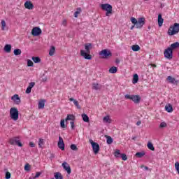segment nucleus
Instances as JSON below:
<instances>
[{"instance_id":"1","label":"nucleus","mask_w":179,"mask_h":179,"mask_svg":"<svg viewBox=\"0 0 179 179\" xmlns=\"http://www.w3.org/2000/svg\"><path fill=\"white\" fill-rule=\"evenodd\" d=\"M93 48L92 43H85V50H81L80 54L81 57H83L85 59H92V55H90V50Z\"/></svg>"},{"instance_id":"2","label":"nucleus","mask_w":179,"mask_h":179,"mask_svg":"<svg viewBox=\"0 0 179 179\" xmlns=\"http://www.w3.org/2000/svg\"><path fill=\"white\" fill-rule=\"evenodd\" d=\"M179 33V23H174L173 25H171L169 30L168 34L169 36H174V34H177Z\"/></svg>"},{"instance_id":"3","label":"nucleus","mask_w":179,"mask_h":179,"mask_svg":"<svg viewBox=\"0 0 179 179\" xmlns=\"http://www.w3.org/2000/svg\"><path fill=\"white\" fill-rule=\"evenodd\" d=\"M99 55L102 59H108L113 57V53L110 50L105 49L99 52Z\"/></svg>"},{"instance_id":"4","label":"nucleus","mask_w":179,"mask_h":179,"mask_svg":"<svg viewBox=\"0 0 179 179\" xmlns=\"http://www.w3.org/2000/svg\"><path fill=\"white\" fill-rule=\"evenodd\" d=\"M10 117L13 121L19 120V110L17 108L13 107L10 109Z\"/></svg>"},{"instance_id":"5","label":"nucleus","mask_w":179,"mask_h":179,"mask_svg":"<svg viewBox=\"0 0 179 179\" xmlns=\"http://www.w3.org/2000/svg\"><path fill=\"white\" fill-rule=\"evenodd\" d=\"M101 8L102 10H106V16H110V15H113V6L110 4H101Z\"/></svg>"},{"instance_id":"6","label":"nucleus","mask_w":179,"mask_h":179,"mask_svg":"<svg viewBox=\"0 0 179 179\" xmlns=\"http://www.w3.org/2000/svg\"><path fill=\"white\" fill-rule=\"evenodd\" d=\"M124 98L127 100H132V101H134V103H135L136 104L139 103L141 101V96H139V95L126 94L124 96Z\"/></svg>"},{"instance_id":"7","label":"nucleus","mask_w":179,"mask_h":179,"mask_svg":"<svg viewBox=\"0 0 179 179\" xmlns=\"http://www.w3.org/2000/svg\"><path fill=\"white\" fill-rule=\"evenodd\" d=\"M90 143L92 145V150L94 153V155H97L99 152H100V145L99 143L93 141V140L90 139Z\"/></svg>"},{"instance_id":"8","label":"nucleus","mask_w":179,"mask_h":179,"mask_svg":"<svg viewBox=\"0 0 179 179\" xmlns=\"http://www.w3.org/2000/svg\"><path fill=\"white\" fill-rule=\"evenodd\" d=\"M145 23H146V20L144 17H140L137 20V23L136 24V29H142Z\"/></svg>"},{"instance_id":"9","label":"nucleus","mask_w":179,"mask_h":179,"mask_svg":"<svg viewBox=\"0 0 179 179\" xmlns=\"http://www.w3.org/2000/svg\"><path fill=\"white\" fill-rule=\"evenodd\" d=\"M165 58L167 59H173V50L169 47L165 50L164 52Z\"/></svg>"},{"instance_id":"10","label":"nucleus","mask_w":179,"mask_h":179,"mask_svg":"<svg viewBox=\"0 0 179 179\" xmlns=\"http://www.w3.org/2000/svg\"><path fill=\"white\" fill-rule=\"evenodd\" d=\"M10 145H17L20 148H22V146H23V144H22V143H20V141L19 140V138H17V137H14L13 138H10Z\"/></svg>"},{"instance_id":"11","label":"nucleus","mask_w":179,"mask_h":179,"mask_svg":"<svg viewBox=\"0 0 179 179\" xmlns=\"http://www.w3.org/2000/svg\"><path fill=\"white\" fill-rule=\"evenodd\" d=\"M41 33H43V31H41V29H40V27H34L32 29V31H31L32 36H40Z\"/></svg>"},{"instance_id":"12","label":"nucleus","mask_w":179,"mask_h":179,"mask_svg":"<svg viewBox=\"0 0 179 179\" xmlns=\"http://www.w3.org/2000/svg\"><path fill=\"white\" fill-rule=\"evenodd\" d=\"M57 146L59 149H61V150H65V143H64V139L61 136L59 137Z\"/></svg>"},{"instance_id":"13","label":"nucleus","mask_w":179,"mask_h":179,"mask_svg":"<svg viewBox=\"0 0 179 179\" xmlns=\"http://www.w3.org/2000/svg\"><path fill=\"white\" fill-rule=\"evenodd\" d=\"M166 80L169 82V83H171V85H178L179 80H176V78H173L172 76H169L166 78Z\"/></svg>"},{"instance_id":"14","label":"nucleus","mask_w":179,"mask_h":179,"mask_svg":"<svg viewBox=\"0 0 179 179\" xmlns=\"http://www.w3.org/2000/svg\"><path fill=\"white\" fill-rule=\"evenodd\" d=\"M11 100H13V101H14V103H15L17 105L20 104V103L22 102V101L20 100V97H19L18 94H15L11 97Z\"/></svg>"},{"instance_id":"15","label":"nucleus","mask_w":179,"mask_h":179,"mask_svg":"<svg viewBox=\"0 0 179 179\" xmlns=\"http://www.w3.org/2000/svg\"><path fill=\"white\" fill-rule=\"evenodd\" d=\"M62 167L65 169V171L67 172L68 174H71V166L69 165L67 162H63L62 163Z\"/></svg>"},{"instance_id":"16","label":"nucleus","mask_w":179,"mask_h":179,"mask_svg":"<svg viewBox=\"0 0 179 179\" xmlns=\"http://www.w3.org/2000/svg\"><path fill=\"white\" fill-rule=\"evenodd\" d=\"M34 86H36V83L34 82H31L29 84V86L27 87L25 93H27V94H29V93H31V88L34 87Z\"/></svg>"},{"instance_id":"17","label":"nucleus","mask_w":179,"mask_h":179,"mask_svg":"<svg viewBox=\"0 0 179 179\" xmlns=\"http://www.w3.org/2000/svg\"><path fill=\"white\" fill-rule=\"evenodd\" d=\"M24 8H26V9H29V10H31L34 8V5L31 3V1H27L24 3Z\"/></svg>"},{"instance_id":"18","label":"nucleus","mask_w":179,"mask_h":179,"mask_svg":"<svg viewBox=\"0 0 179 179\" xmlns=\"http://www.w3.org/2000/svg\"><path fill=\"white\" fill-rule=\"evenodd\" d=\"M164 22V19L162 17V14L158 15V25L159 27H162L163 26V23Z\"/></svg>"},{"instance_id":"19","label":"nucleus","mask_w":179,"mask_h":179,"mask_svg":"<svg viewBox=\"0 0 179 179\" xmlns=\"http://www.w3.org/2000/svg\"><path fill=\"white\" fill-rule=\"evenodd\" d=\"M69 101H73V104L76 106V107L78 109V110H80V106L79 105V102L73 99V98H70L69 99Z\"/></svg>"},{"instance_id":"20","label":"nucleus","mask_w":179,"mask_h":179,"mask_svg":"<svg viewBox=\"0 0 179 179\" xmlns=\"http://www.w3.org/2000/svg\"><path fill=\"white\" fill-rule=\"evenodd\" d=\"M44 106H45V99H41L38 104V108L39 109L44 108Z\"/></svg>"},{"instance_id":"21","label":"nucleus","mask_w":179,"mask_h":179,"mask_svg":"<svg viewBox=\"0 0 179 179\" xmlns=\"http://www.w3.org/2000/svg\"><path fill=\"white\" fill-rule=\"evenodd\" d=\"M165 110L167 113H173V106L170 103L165 106Z\"/></svg>"},{"instance_id":"22","label":"nucleus","mask_w":179,"mask_h":179,"mask_svg":"<svg viewBox=\"0 0 179 179\" xmlns=\"http://www.w3.org/2000/svg\"><path fill=\"white\" fill-rule=\"evenodd\" d=\"M171 50L173 51V50H177V48H179V43L176 42L172 43L170 47Z\"/></svg>"},{"instance_id":"23","label":"nucleus","mask_w":179,"mask_h":179,"mask_svg":"<svg viewBox=\"0 0 179 179\" xmlns=\"http://www.w3.org/2000/svg\"><path fill=\"white\" fill-rule=\"evenodd\" d=\"M139 80V76H138V74H134L133 76V80H132V84L133 85H136V83H138Z\"/></svg>"},{"instance_id":"24","label":"nucleus","mask_w":179,"mask_h":179,"mask_svg":"<svg viewBox=\"0 0 179 179\" xmlns=\"http://www.w3.org/2000/svg\"><path fill=\"white\" fill-rule=\"evenodd\" d=\"M92 89L94 90H100L101 89V85L94 83H92Z\"/></svg>"},{"instance_id":"25","label":"nucleus","mask_w":179,"mask_h":179,"mask_svg":"<svg viewBox=\"0 0 179 179\" xmlns=\"http://www.w3.org/2000/svg\"><path fill=\"white\" fill-rule=\"evenodd\" d=\"M76 117L73 115H68L65 119L66 122L68 121H75Z\"/></svg>"},{"instance_id":"26","label":"nucleus","mask_w":179,"mask_h":179,"mask_svg":"<svg viewBox=\"0 0 179 179\" xmlns=\"http://www.w3.org/2000/svg\"><path fill=\"white\" fill-rule=\"evenodd\" d=\"M4 51L5 52H10V51H12V45L10 44H6L4 46Z\"/></svg>"},{"instance_id":"27","label":"nucleus","mask_w":179,"mask_h":179,"mask_svg":"<svg viewBox=\"0 0 179 179\" xmlns=\"http://www.w3.org/2000/svg\"><path fill=\"white\" fill-rule=\"evenodd\" d=\"M105 138H106L107 141V143L108 145H111V143H113V142H114V139H113V138H111V136H108V135H105Z\"/></svg>"},{"instance_id":"28","label":"nucleus","mask_w":179,"mask_h":179,"mask_svg":"<svg viewBox=\"0 0 179 179\" xmlns=\"http://www.w3.org/2000/svg\"><path fill=\"white\" fill-rule=\"evenodd\" d=\"M54 176L55 179H64V176H62V174L59 172L55 173Z\"/></svg>"},{"instance_id":"29","label":"nucleus","mask_w":179,"mask_h":179,"mask_svg":"<svg viewBox=\"0 0 179 179\" xmlns=\"http://www.w3.org/2000/svg\"><path fill=\"white\" fill-rule=\"evenodd\" d=\"M32 61H34L35 64H40L41 62V59L38 57H32Z\"/></svg>"},{"instance_id":"30","label":"nucleus","mask_w":179,"mask_h":179,"mask_svg":"<svg viewBox=\"0 0 179 179\" xmlns=\"http://www.w3.org/2000/svg\"><path fill=\"white\" fill-rule=\"evenodd\" d=\"M54 54H55V47L51 46L50 49L49 50V55H50V57H52V55H54Z\"/></svg>"},{"instance_id":"31","label":"nucleus","mask_w":179,"mask_h":179,"mask_svg":"<svg viewBox=\"0 0 179 179\" xmlns=\"http://www.w3.org/2000/svg\"><path fill=\"white\" fill-rule=\"evenodd\" d=\"M81 117L84 122H89V116H87V115L83 113L81 115Z\"/></svg>"},{"instance_id":"32","label":"nucleus","mask_w":179,"mask_h":179,"mask_svg":"<svg viewBox=\"0 0 179 179\" xmlns=\"http://www.w3.org/2000/svg\"><path fill=\"white\" fill-rule=\"evenodd\" d=\"M145 155V151L138 152L136 153V157L141 158V157H143Z\"/></svg>"},{"instance_id":"33","label":"nucleus","mask_w":179,"mask_h":179,"mask_svg":"<svg viewBox=\"0 0 179 179\" xmlns=\"http://www.w3.org/2000/svg\"><path fill=\"white\" fill-rule=\"evenodd\" d=\"M131 50L134 52L139 51V50H141V47L138 45H133L131 46Z\"/></svg>"},{"instance_id":"34","label":"nucleus","mask_w":179,"mask_h":179,"mask_svg":"<svg viewBox=\"0 0 179 179\" xmlns=\"http://www.w3.org/2000/svg\"><path fill=\"white\" fill-rule=\"evenodd\" d=\"M117 71H118V69L115 66H112L110 69H109V73H117Z\"/></svg>"},{"instance_id":"35","label":"nucleus","mask_w":179,"mask_h":179,"mask_svg":"<svg viewBox=\"0 0 179 179\" xmlns=\"http://www.w3.org/2000/svg\"><path fill=\"white\" fill-rule=\"evenodd\" d=\"M147 146L148 149H150V150H152V152H155V147L153 146V143H152L151 142H148Z\"/></svg>"},{"instance_id":"36","label":"nucleus","mask_w":179,"mask_h":179,"mask_svg":"<svg viewBox=\"0 0 179 179\" xmlns=\"http://www.w3.org/2000/svg\"><path fill=\"white\" fill-rule=\"evenodd\" d=\"M103 122H108V124H111V119H110V116H105L103 117Z\"/></svg>"},{"instance_id":"37","label":"nucleus","mask_w":179,"mask_h":179,"mask_svg":"<svg viewBox=\"0 0 179 179\" xmlns=\"http://www.w3.org/2000/svg\"><path fill=\"white\" fill-rule=\"evenodd\" d=\"M22 54V50L20 49H15L14 50V55H20Z\"/></svg>"},{"instance_id":"38","label":"nucleus","mask_w":179,"mask_h":179,"mask_svg":"<svg viewBox=\"0 0 179 179\" xmlns=\"http://www.w3.org/2000/svg\"><path fill=\"white\" fill-rule=\"evenodd\" d=\"M38 145L39 148H43V145H44V139L39 138Z\"/></svg>"},{"instance_id":"39","label":"nucleus","mask_w":179,"mask_h":179,"mask_svg":"<svg viewBox=\"0 0 179 179\" xmlns=\"http://www.w3.org/2000/svg\"><path fill=\"white\" fill-rule=\"evenodd\" d=\"M115 157H121V152L119 150H116L115 152Z\"/></svg>"},{"instance_id":"40","label":"nucleus","mask_w":179,"mask_h":179,"mask_svg":"<svg viewBox=\"0 0 179 179\" xmlns=\"http://www.w3.org/2000/svg\"><path fill=\"white\" fill-rule=\"evenodd\" d=\"M27 66H34V63L30 59L27 60Z\"/></svg>"},{"instance_id":"41","label":"nucleus","mask_w":179,"mask_h":179,"mask_svg":"<svg viewBox=\"0 0 179 179\" xmlns=\"http://www.w3.org/2000/svg\"><path fill=\"white\" fill-rule=\"evenodd\" d=\"M5 27H6V22L5 20H1V30H5Z\"/></svg>"},{"instance_id":"42","label":"nucleus","mask_w":179,"mask_h":179,"mask_svg":"<svg viewBox=\"0 0 179 179\" xmlns=\"http://www.w3.org/2000/svg\"><path fill=\"white\" fill-rule=\"evenodd\" d=\"M131 23H133V24L136 26V24L138 23V20H136V18H135V17H131Z\"/></svg>"},{"instance_id":"43","label":"nucleus","mask_w":179,"mask_h":179,"mask_svg":"<svg viewBox=\"0 0 179 179\" xmlns=\"http://www.w3.org/2000/svg\"><path fill=\"white\" fill-rule=\"evenodd\" d=\"M70 148L71 150H75V151L78 150V147L75 144H71Z\"/></svg>"},{"instance_id":"44","label":"nucleus","mask_w":179,"mask_h":179,"mask_svg":"<svg viewBox=\"0 0 179 179\" xmlns=\"http://www.w3.org/2000/svg\"><path fill=\"white\" fill-rule=\"evenodd\" d=\"M120 157L122 158V160H124V162H125L128 159V157H127V155L124 153L121 154Z\"/></svg>"},{"instance_id":"45","label":"nucleus","mask_w":179,"mask_h":179,"mask_svg":"<svg viewBox=\"0 0 179 179\" xmlns=\"http://www.w3.org/2000/svg\"><path fill=\"white\" fill-rule=\"evenodd\" d=\"M24 170H25V171H30V164H25Z\"/></svg>"},{"instance_id":"46","label":"nucleus","mask_w":179,"mask_h":179,"mask_svg":"<svg viewBox=\"0 0 179 179\" xmlns=\"http://www.w3.org/2000/svg\"><path fill=\"white\" fill-rule=\"evenodd\" d=\"M61 128H65V120H62L60 122Z\"/></svg>"},{"instance_id":"47","label":"nucleus","mask_w":179,"mask_h":179,"mask_svg":"<svg viewBox=\"0 0 179 179\" xmlns=\"http://www.w3.org/2000/svg\"><path fill=\"white\" fill-rule=\"evenodd\" d=\"M167 127V124L164 122H162L159 125V128H166Z\"/></svg>"},{"instance_id":"48","label":"nucleus","mask_w":179,"mask_h":179,"mask_svg":"<svg viewBox=\"0 0 179 179\" xmlns=\"http://www.w3.org/2000/svg\"><path fill=\"white\" fill-rule=\"evenodd\" d=\"M41 174H42L41 172H36L35 176L34 177V179L38 178V177H40Z\"/></svg>"},{"instance_id":"49","label":"nucleus","mask_w":179,"mask_h":179,"mask_svg":"<svg viewBox=\"0 0 179 179\" xmlns=\"http://www.w3.org/2000/svg\"><path fill=\"white\" fill-rule=\"evenodd\" d=\"M10 177H11L10 173V172H6V177H5V178H6V179H10Z\"/></svg>"},{"instance_id":"50","label":"nucleus","mask_w":179,"mask_h":179,"mask_svg":"<svg viewBox=\"0 0 179 179\" xmlns=\"http://www.w3.org/2000/svg\"><path fill=\"white\" fill-rule=\"evenodd\" d=\"M74 120L71 121L70 122L71 124V129H75V122H73Z\"/></svg>"},{"instance_id":"51","label":"nucleus","mask_w":179,"mask_h":179,"mask_svg":"<svg viewBox=\"0 0 179 179\" xmlns=\"http://www.w3.org/2000/svg\"><path fill=\"white\" fill-rule=\"evenodd\" d=\"M29 146L31 148H34V146H36V145L34 144V143L31 141V142H29Z\"/></svg>"},{"instance_id":"52","label":"nucleus","mask_w":179,"mask_h":179,"mask_svg":"<svg viewBox=\"0 0 179 179\" xmlns=\"http://www.w3.org/2000/svg\"><path fill=\"white\" fill-rule=\"evenodd\" d=\"M62 24L63 26H66V20H64L62 21Z\"/></svg>"},{"instance_id":"53","label":"nucleus","mask_w":179,"mask_h":179,"mask_svg":"<svg viewBox=\"0 0 179 179\" xmlns=\"http://www.w3.org/2000/svg\"><path fill=\"white\" fill-rule=\"evenodd\" d=\"M79 12H78V11H76L75 13H74V17H78V15H79Z\"/></svg>"},{"instance_id":"54","label":"nucleus","mask_w":179,"mask_h":179,"mask_svg":"<svg viewBox=\"0 0 179 179\" xmlns=\"http://www.w3.org/2000/svg\"><path fill=\"white\" fill-rule=\"evenodd\" d=\"M76 12H78V13H80V12H82V8H78Z\"/></svg>"},{"instance_id":"55","label":"nucleus","mask_w":179,"mask_h":179,"mask_svg":"<svg viewBox=\"0 0 179 179\" xmlns=\"http://www.w3.org/2000/svg\"><path fill=\"white\" fill-rule=\"evenodd\" d=\"M47 80H48L47 77L42 78V82H47Z\"/></svg>"},{"instance_id":"56","label":"nucleus","mask_w":179,"mask_h":179,"mask_svg":"<svg viewBox=\"0 0 179 179\" xmlns=\"http://www.w3.org/2000/svg\"><path fill=\"white\" fill-rule=\"evenodd\" d=\"M141 124H142V122H141V121H138L136 122V125H138V126L141 125Z\"/></svg>"},{"instance_id":"57","label":"nucleus","mask_w":179,"mask_h":179,"mask_svg":"<svg viewBox=\"0 0 179 179\" xmlns=\"http://www.w3.org/2000/svg\"><path fill=\"white\" fill-rule=\"evenodd\" d=\"M54 157H55V155L51 154L50 159H54Z\"/></svg>"},{"instance_id":"58","label":"nucleus","mask_w":179,"mask_h":179,"mask_svg":"<svg viewBox=\"0 0 179 179\" xmlns=\"http://www.w3.org/2000/svg\"><path fill=\"white\" fill-rule=\"evenodd\" d=\"M141 167H144L145 170H149V167H148V166H145L142 165Z\"/></svg>"},{"instance_id":"59","label":"nucleus","mask_w":179,"mask_h":179,"mask_svg":"<svg viewBox=\"0 0 179 179\" xmlns=\"http://www.w3.org/2000/svg\"><path fill=\"white\" fill-rule=\"evenodd\" d=\"M136 25H132L131 27V30H134V28L135 27Z\"/></svg>"},{"instance_id":"60","label":"nucleus","mask_w":179,"mask_h":179,"mask_svg":"<svg viewBox=\"0 0 179 179\" xmlns=\"http://www.w3.org/2000/svg\"><path fill=\"white\" fill-rule=\"evenodd\" d=\"M152 66H153L154 68H156V64H152Z\"/></svg>"},{"instance_id":"61","label":"nucleus","mask_w":179,"mask_h":179,"mask_svg":"<svg viewBox=\"0 0 179 179\" xmlns=\"http://www.w3.org/2000/svg\"><path fill=\"white\" fill-rule=\"evenodd\" d=\"M133 141H135V139H136V136H134L132 138Z\"/></svg>"},{"instance_id":"62","label":"nucleus","mask_w":179,"mask_h":179,"mask_svg":"<svg viewBox=\"0 0 179 179\" xmlns=\"http://www.w3.org/2000/svg\"><path fill=\"white\" fill-rule=\"evenodd\" d=\"M116 64H120V60H116Z\"/></svg>"},{"instance_id":"63","label":"nucleus","mask_w":179,"mask_h":179,"mask_svg":"<svg viewBox=\"0 0 179 179\" xmlns=\"http://www.w3.org/2000/svg\"><path fill=\"white\" fill-rule=\"evenodd\" d=\"M144 1H148V0H144Z\"/></svg>"}]
</instances>
